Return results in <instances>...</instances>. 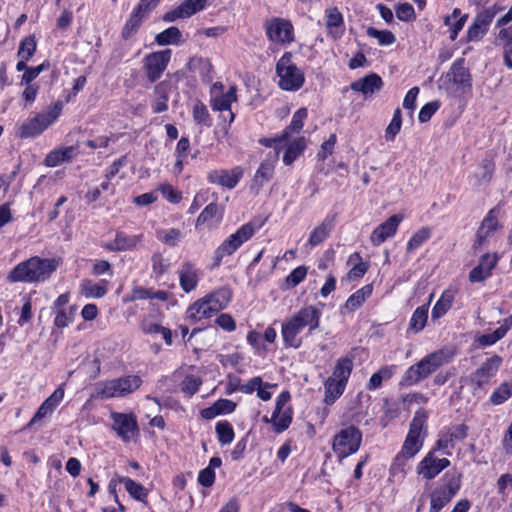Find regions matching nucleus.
I'll return each mask as SVG.
<instances>
[{"mask_svg": "<svg viewBox=\"0 0 512 512\" xmlns=\"http://www.w3.org/2000/svg\"><path fill=\"white\" fill-rule=\"evenodd\" d=\"M352 369H353V361L350 358H348V357L340 358V359H338V361L333 369L332 375L330 377L335 380H338L344 384H347L348 379L351 375Z\"/></svg>", "mask_w": 512, "mask_h": 512, "instance_id": "34", "label": "nucleus"}, {"mask_svg": "<svg viewBox=\"0 0 512 512\" xmlns=\"http://www.w3.org/2000/svg\"><path fill=\"white\" fill-rule=\"evenodd\" d=\"M343 25V17L340 11L336 8H330L326 11V27L334 35L338 37V32H333V29H337Z\"/></svg>", "mask_w": 512, "mask_h": 512, "instance_id": "47", "label": "nucleus"}, {"mask_svg": "<svg viewBox=\"0 0 512 512\" xmlns=\"http://www.w3.org/2000/svg\"><path fill=\"white\" fill-rule=\"evenodd\" d=\"M155 41L160 46L178 45L183 42L182 33L178 27L172 26L157 34Z\"/></svg>", "mask_w": 512, "mask_h": 512, "instance_id": "36", "label": "nucleus"}, {"mask_svg": "<svg viewBox=\"0 0 512 512\" xmlns=\"http://www.w3.org/2000/svg\"><path fill=\"white\" fill-rule=\"evenodd\" d=\"M346 384L328 377L324 383L325 397L324 402L332 405L344 392Z\"/></svg>", "mask_w": 512, "mask_h": 512, "instance_id": "30", "label": "nucleus"}, {"mask_svg": "<svg viewBox=\"0 0 512 512\" xmlns=\"http://www.w3.org/2000/svg\"><path fill=\"white\" fill-rule=\"evenodd\" d=\"M307 275V267L302 265L293 269L291 273L286 277V285L288 288H294L301 283Z\"/></svg>", "mask_w": 512, "mask_h": 512, "instance_id": "54", "label": "nucleus"}, {"mask_svg": "<svg viewBox=\"0 0 512 512\" xmlns=\"http://www.w3.org/2000/svg\"><path fill=\"white\" fill-rule=\"evenodd\" d=\"M453 354L444 350H438L421 361L412 365L404 374L401 383L411 386L434 373L438 368L450 362Z\"/></svg>", "mask_w": 512, "mask_h": 512, "instance_id": "3", "label": "nucleus"}, {"mask_svg": "<svg viewBox=\"0 0 512 512\" xmlns=\"http://www.w3.org/2000/svg\"><path fill=\"white\" fill-rule=\"evenodd\" d=\"M142 381L137 375H129L98 384V395L104 398L123 397L138 389Z\"/></svg>", "mask_w": 512, "mask_h": 512, "instance_id": "9", "label": "nucleus"}, {"mask_svg": "<svg viewBox=\"0 0 512 512\" xmlns=\"http://www.w3.org/2000/svg\"><path fill=\"white\" fill-rule=\"evenodd\" d=\"M223 216V207L219 206L217 203L213 202L207 205L202 212L199 214L195 227L199 229L202 226L210 227V222L212 219L217 218L218 221L222 219Z\"/></svg>", "mask_w": 512, "mask_h": 512, "instance_id": "25", "label": "nucleus"}, {"mask_svg": "<svg viewBox=\"0 0 512 512\" xmlns=\"http://www.w3.org/2000/svg\"><path fill=\"white\" fill-rule=\"evenodd\" d=\"M81 294L87 298H101L107 293L106 281L95 284L89 279H84L80 284Z\"/></svg>", "mask_w": 512, "mask_h": 512, "instance_id": "39", "label": "nucleus"}, {"mask_svg": "<svg viewBox=\"0 0 512 512\" xmlns=\"http://www.w3.org/2000/svg\"><path fill=\"white\" fill-rule=\"evenodd\" d=\"M402 221L400 215H392L385 222L377 226L371 236L370 240L374 246L381 245L387 238L395 235L397 228Z\"/></svg>", "mask_w": 512, "mask_h": 512, "instance_id": "19", "label": "nucleus"}, {"mask_svg": "<svg viewBox=\"0 0 512 512\" xmlns=\"http://www.w3.org/2000/svg\"><path fill=\"white\" fill-rule=\"evenodd\" d=\"M205 4L206 0H185L183 3L180 4V7L182 8L184 14L187 17H190L196 12L204 9Z\"/></svg>", "mask_w": 512, "mask_h": 512, "instance_id": "55", "label": "nucleus"}, {"mask_svg": "<svg viewBox=\"0 0 512 512\" xmlns=\"http://www.w3.org/2000/svg\"><path fill=\"white\" fill-rule=\"evenodd\" d=\"M460 488V477H452L441 487L434 489L430 495L429 512H439L455 496Z\"/></svg>", "mask_w": 512, "mask_h": 512, "instance_id": "11", "label": "nucleus"}, {"mask_svg": "<svg viewBox=\"0 0 512 512\" xmlns=\"http://www.w3.org/2000/svg\"><path fill=\"white\" fill-rule=\"evenodd\" d=\"M120 482L124 484L125 489L130 494L131 497L138 501H145L148 492L143 485L135 482L134 480L128 477L121 478Z\"/></svg>", "mask_w": 512, "mask_h": 512, "instance_id": "42", "label": "nucleus"}, {"mask_svg": "<svg viewBox=\"0 0 512 512\" xmlns=\"http://www.w3.org/2000/svg\"><path fill=\"white\" fill-rule=\"evenodd\" d=\"M320 311L314 306L301 308L293 317L282 324V337L288 347L298 348L301 345V339L297 335L308 327L313 331L319 327Z\"/></svg>", "mask_w": 512, "mask_h": 512, "instance_id": "2", "label": "nucleus"}, {"mask_svg": "<svg viewBox=\"0 0 512 512\" xmlns=\"http://www.w3.org/2000/svg\"><path fill=\"white\" fill-rule=\"evenodd\" d=\"M428 319V304L416 308L409 322V329L414 332H420L424 329Z\"/></svg>", "mask_w": 512, "mask_h": 512, "instance_id": "41", "label": "nucleus"}, {"mask_svg": "<svg viewBox=\"0 0 512 512\" xmlns=\"http://www.w3.org/2000/svg\"><path fill=\"white\" fill-rule=\"evenodd\" d=\"M307 109L297 110L291 120V123L281 133L280 139H288L291 133H299L304 126V120L307 118Z\"/></svg>", "mask_w": 512, "mask_h": 512, "instance_id": "37", "label": "nucleus"}, {"mask_svg": "<svg viewBox=\"0 0 512 512\" xmlns=\"http://www.w3.org/2000/svg\"><path fill=\"white\" fill-rule=\"evenodd\" d=\"M171 58V50L150 53L144 58V70L151 83L156 82L165 71Z\"/></svg>", "mask_w": 512, "mask_h": 512, "instance_id": "12", "label": "nucleus"}, {"mask_svg": "<svg viewBox=\"0 0 512 512\" xmlns=\"http://www.w3.org/2000/svg\"><path fill=\"white\" fill-rule=\"evenodd\" d=\"M64 397V390L57 388L42 404L52 413Z\"/></svg>", "mask_w": 512, "mask_h": 512, "instance_id": "63", "label": "nucleus"}, {"mask_svg": "<svg viewBox=\"0 0 512 512\" xmlns=\"http://www.w3.org/2000/svg\"><path fill=\"white\" fill-rule=\"evenodd\" d=\"M193 120L197 125H210V115L206 105L197 100L193 106Z\"/></svg>", "mask_w": 512, "mask_h": 512, "instance_id": "51", "label": "nucleus"}, {"mask_svg": "<svg viewBox=\"0 0 512 512\" xmlns=\"http://www.w3.org/2000/svg\"><path fill=\"white\" fill-rule=\"evenodd\" d=\"M212 309V305H210L207 298L204 297L202 300L196 301L190 306V317L196 320L211 317L213 314L217 313V311H212Z\"/></svg>", "mask_w": 512, "mask_h": 512, "instance_id": "40", "label": "nucleus"}, {"mask_svg": "<svg viewBox=\"0 0 512 512\" xmlns=\"http://www.w3.org/2000/svg\"><path fill=\"white\" fill-rule=\"evenodd\" d=\"M426 421V411L422 408L418 409L410 423L409 432L402 446L400 456L410 459L421 449L423 438L426 435V430L424 429Z\"/></svg>", "mask_w": 512, "mask_h": 512, "instance_id": "5", "label": "nucleus"}, {"mask_svg": "<svg viewBox=\"0 0 512 512\" xmlns=\"http://www.w3.org/2000/svg\"><path fill=\"white\" fill-rule=\"evenodd\" d=\"M366 32L369 37L377 39L379 45L382 46L391 45L396 40L394 34L388 30H377L374 27H368Z\"/></svg>", "mask_w": 512, "mask_h": 512, "instance_id": "50", "label": "nucleus"}, {"mask_svg": "<svg viewBox=\"0 0 512 512\" xmlns=\"http://www.w3.org/2000/svg\"><path fill=\"white\" fill-rule=\"evenodd\" d=\"M455 299V290L447 289L445 290L439 300L435 303L432 308L431 316L432 319H438L446 314V312L451 308L453 301Z\"/></svg>", "mask_w": 512, "mask_h": 512, "instance_id": "29", "label": "nucleus"}, {"mask_svg": "<svg viewBox=\"0 0 512 512\" xmlns=\"http://www.w3.org/2000/svg\"><path fill=\"white\" fill-rule=\"evenodd\" d=\"M255 233V226L251 222L242 225L235 233L227 237L215 250L214 261L218 266L223 257L235 253L245 242L250 240Z\"/></svg>", "mask_w": 512, "mask_h": 512, "instance_id": "7", "label": "nucleus"}, {"mask_svg": "<svg viewBox=\"0 0 512 512\" xmlns=\"http://www.w3.org/2000/svg\"><path fill=\"white\" fill-rule=\"evenodd\" d=\"M497 261L498 257L496 254L483 255L479 261V264L470 271L469 280L471 282H482L487 279L496 266Z\"/></svg>", "mask_w": 512, "mask_h": 512, "instance_id": "21", "label": "nucleus"}, {"mask_svg": "<svg viewBox=\"0 0 512 512\" xmlns=\"http://www.w3.org/2000/svg\"><path fill=\"white\" fill-rule=\"evenodd\" d=\"M334 227V218L327 217L322 223H320L311 233L308 239V243L311 246H318L321 244L330 234Z\"/></svg>", "mask_w": 512, "mask_h": 512, "instance_id": "27", "label": "nucleus"}, {"mask_svg": "<svg viewBox=\"0 0 512 512\" xmlns=\"http://www.w3.org/2000/svg\"><path fill=\"white\" fill-rule=\"evenodd\" d=\"M145 16L139 11L134 10L129 20L124 25L121 36L123 39L127 40L129 39L133 34L137 32L140 25L142 24V21L144 20Z\"/></svg>", "mask_w": 512, "mask_h": 512, "instance_id": "43", "label": "nucleus"}, {"mask_svg": "<svg viewBox=\"0 0 512 512\" xmlns=\"http://www.w3.org/2000/svg\"><path fill=\"white\" fill-rule=\"evenodd\" d=\"M263 385V381L261 377H254L251 378L247 383L238 385L236 387H233L231 391L239 390L242 393L245 394H251L254 391H257L258 388H260Z\"/></svg>", "mask_w": 512, "mask_h": 512, "instance_id": "57", "label": "nucleus"}, {"mask_svg": "<svg viewBox=\"0 0 512 512\" xmlns=\"http://www.w3.org/2000/svg\"><path fill=\"white\" fill-rule=\"evenodd\" d=\"M431 236V230L428 227H423L416 231L407 244V252H412L421 246Z\"/></svg>", "mask_w": 512, "mask_h": 512, "instance_id": "49", "label": "nucleus"}, {"mask_svg": "<svg viewBox=\"0 0 512 512\" xmlns=\"http://www.w3.org/2000/svg\"><path fill=\"white\" fill-rule=\"evenodd\" d=\"M449 465L450 461L447 458L438 459L435 457L434 451H430L419 463L417 471L419 474H422L424 478L430 480Z\"/></svg>", "mask_w": 512, "mask_h": 512, "instance_id": "17", "label": "nucleus"}, {"mask_svg": "<svg viewBox=\"0 0 512 512\" xmlns=\"http://www.w3.org/2000/svg\"><path fill=\"white\" fill-rule=\"evenodd\" d=\"M36 51V41L34 36L24 38L19 46L18 56L24 60H29Z\"/></svg>", "mask_w": 512, "mask_h": 512, "instance_id": "53", "label": "nucleus"}, {"mask_svg": "<svg viewBox=\"0 0 512 512\" xmlns=\"http://www.w3.org/2000/svg\"><path fill=\"white\" fill-rule=\"evenodd\" d=\"M439 106L440 105L437 101L426 103L419 111V121L421 123L428 122L433 116V114L438 110Z\"/></svg>", "mask_w": 512, "mask_h": 512, "instance_id": "58", "label": "nucleus"}, {"mask_svg": "<svg viewBox=\"0 0 512 512\" xmlns=\"http://www.w3.org/2000/svg\"><path fill=\"white\" fill-rule=\"evenodd\" d=\"M279 158V149H274L272 153L269 154V159L265 160L261 163L260 167L256 171L254 176V181L262 185L264 182L269 181L274 173V163Z\"/></svg>", "mask_w": 512, "mask_h": 512, "instance_id": "23", "label": "nucleus"}, {"mask_svg": "<svg viewBox=\"0 0 512 512\" xmlns=\"http://www.w3.org/2000/svg\"><path fill=\"white\" fill-rule=\"evenodd\" d=\"M64 397V390L57 388L42 404L52 413Z\"/></svg>", "mask_w": 512, "mask_h": 512, "instance_id": "62", "label": "nucleus"}, {"mask_svg": "<svg viewBox=\"0 0 512 512\" xmlns=\"http://www.w3.org/2000/svg\"><path fill=\"white\" fill-rule=\"evenodd\" d=\"M74 156V147L68 146L52 150L44 159L48 167H56L64 162H69Z\"/></svg>", "mask_w": 512, "mask_h": 512, "instance_id": "26", "label": "nucleus"}, {"mask_svg": "<svg viewBox=\"0 0 512 512\" xmlns=\"http://www.w3.org/2000/svg\"><path fill=\"white\" fill-rule=\"evenodd\" d=\"M58 261L40 257H31L16 265L8 274L12 282H41L45 281L56 270Z\"/></svg>", "mask_w": 512, "mask_h": 512, "instance_id": "1", "label": "nucleus"}, {"mask_svg": "<svg viewBox=\"0 0 512 512\" xmlns=\"http://www.w3.org/2000/svg\"><path fill=\"white\" fill-rule=\"evenodd\" d=\"M141 236H126L124 233H117L113 242L106 245L111 251H122L134 248L140 241Z\"/></svg>", "mask_w": 512, "mask_h": 512, "instance_id": "33", "label": "nucleus"}, {"mask_svg": "<svg viewBox=\"0 0 512 512\" xmlns=\"http://www.w3.org/2000/svg\"><path fill=\"white\" fill-rule=\"evenodd\" d=\"M61 109V104L56 103L48 111L28 119L20 126L17 135L20 138H30L39 135L59 117Z\"/></svg>", "mask_w": 512, "mask_h": 512, "instance_id": "8", "label": "nucleus"}, {"mask_svg": "<svg viewBox=\"0 0 512 512\" xmlns=\"http://www.w3.org/2000/svg\"><path fill=\"white\" fill-rule=\"evenodd\" d=\"M512 396V380L502 383L490 396L493 405H501Z\"/></svg>", "mask_w": 512, "mask_h": 512, "instance_id": "44", "label": "nucleus"}, {"mask_svg": "<svg viewBox=\"0 0 512 512\" xmlns=\"http://www.w3.org/2000/svg\"><path fill=\"white\" fill-rule=\"evenodd\" d=\"M290 400V393L288 391L282 392L277 400L275 409L272 413V417L269 420L267 417H264L263 420L265 422H271L274 427V431L276 433H282L285 431L292 421V410L291 408H287L283 410V407Z\"/></svg>", "mask_w": 512, "mask_h": 512, "instance_id": "13", "label": "nucleus"}, {"mask_svg": "<svg viewBox=\"0 0 512 512\" xmlns=\"http://www.w3.org/2000/svg\"><path fill=\"white\" fill-rule=\"evenodd\" d=\"M151 261H152L153 272L157 276H161L167 271L169 264L163 258L161 253H154Z\"/></svg>", "mask_w": 512, "mask_h": 512, "instance_id": "61", "label": "nucleus"}, {"mask_svg": "<svg viewBox=\"0 0 512 512\" xmlns=\"http://www.w3.org/2000/svg\"><path fill=\"white\" fill-rule=\"evenodd\" d=\"M481 173L478 175V184H488L495 171V163L492 159L485 158L480 165Z\"/></svg>", "mask_w": 512, "mask_h": 512, "instance_id": "52", "label": "nucleus"}, {"mask_svg": "<svg viewBox=\"0 0 512 512\" xmlns=\"http://www.w3.org/2000/svg\"><path fill=\"white\" fill-rule=\"evenodd\" d=\"M503 9L504 8L502 6L494 4L477 13L473 22L468 27L466 34L467 42L480 41L487 34L489 26L495 16Z\"/></svg>", "mask_w": 512, "mask_h": 512, "instance_id": "10", "label": "nucleus"}, {"mask_svg": "<svg viewBox=\"0 0 512 512\" xmlns=\"http://www.w3.org/2000/svg\"><path fill=\"white\" fill-rule=\"evenodd\" d=\"M198 283V272L194 266L186 262L180 270V286L186 293L194 290Z\"/></svg>", "mask_w": 512, "mask_h": 512, "instance_id": "24", "label": "nucleus"}, {"mask_svg": "<svg viewBox=\"0 0 512 512\" xmlns=\"http://www.w3.org/2000/svg\"><path fill=\"white\" fill-rule=\"evenodd\" d=\"M244 170L240 166H236L231 170L218 169L208 173L207 179L212 184H217L227 189H233L237 186L243 177Z\"/></svg>", "mask_w": 512, "mask_h": 512, "instance_id": "16", "label": "nucleus"}, {"mask_svg": "<svg viewBox=\"0 0 512 512\" xmlns=\"http://www.w3.org/2000/svg\"><path fill=\"white\" fill-rule=\"evenodd\" d=\"M111 419L113 430L124 442H129L139 432L137 420L133 414L112 412Z\"/></svg>", "mask_w": 512, "mask_h": 512, "instance_id": "15", "label": "nucleus"}, {"mask_svg": "<svg viewBox=\"0 0 512 512\" xmlns=\"http://www.w3.org/2000/svg\"><path fill=\"white\" fill-rule=\"evenodd\" d=\"M266 35L277 44L291 43L294 40L293 26L289 20L272 18L266 23Z\"/></svg>", "mask_w": 512, "mask_h": 512, "instance_id": "14", "label": "nucleus"}, {"mask_svg": "<svg viewBox=\"0 0 512 512\" xmlns=\"http://www.w3.org/2000/svg\"><path fill=\"white\" fill-rule=\"evenodd\" d=\"M373 286L372 284H367L354 292L349 298L346 300L344 304V309L349 312H353L358 309L367 298H369L372 294Z\"/></svg>", "mask_w": 512, "mask_h": 512, "instance_id": "28", "label": "nucleus"}, {"mask_svg": "<svg viewBox=\"0 0 512 512\" xmlns=\"http://www.w3.org/2000/svg\"><path fill=\"white\" fill-rule=\"evenodd\" d=\"M362 442L361 431L351 425L342 428L333 438L332 449L338 456L339 461L356 453Z\"/></svg>", "mask_w": 512, "mask_h": 512, "instance_id": "6", "label": "nucleus"}, {"mask_svg": "<svg viewBox=\"0 0 512 512\" xmlns=\"http://www.w3.org/2000/svg\"><path fill=\"white\" fill-rule=\"evenodd\" d=\"M237 100L236 87L231 86L226 93L215 96L211 101V106L216 111H230L231 104Z\"/></svg>", "mask_w": 512, "mask_h": 512, "instance_id": "32", "label": "nucleus"}, {"mask_svg": "<svg viewBox=\"0 0 512 512\" xmlns=\"http://www.w3.org/2000/svg\"><path fill=\"white\" fill-rule=\"evenodd\" d=\"M64 397V390L57 388L42 404L52 413Z\"/></svg>", "mask_w": 512, "mask_h": 512, "instance_id": "64", "label": "nucleus"}, {"mask_svg": "<svg viewBox=\"0 0 512 512\" xmlns=\"http://www.w3.org/2000/svg\"><path fill=\"white\" fill-rule=\"evenodd\" d=\"M216 433L222 445L230 444L234 439V430L228 421H221L216 424Z\"/></svg>", "mask_w": 512, "mask_h": 512, "instance_id": "48", "label": "nucleus"}, {"mask_svg": "<svg viewBox=\"0 0 512 512\" xmlns=\"http://www.w3.org/2000/svg\"><path fill=\"white\" fill-rule=\"evenodd\" d=\"M402 127V114L400 108H396L389 125L385 130V138L387 141H394L396 135L400 132Z\"/></svg>", "mask_w": 512, "mask_h": 512, "instance_id": "46", "label": "nucleus"}, {"mask_svg": "<svg viewBox=\"0 0 512 512\" xmlns=\"http://www.w3.org/2000/svg\"><path fill=\"white\" fill-rule=\"evenodd\" d=\"M382 87V78L376 73H370L369 75L350 84L351 90L362 93L365 98H368L375 92L380 91Z\"/></svg>", "mask_w": 512, "mask_h": 512, "instance_id": "20", "label": "nucleus"}, {"mask_svg": "<svg viewBox=\"0 0 512 512\" xmlns=\"http://www.w3.org/2000/svg\"><path fill=\"white\" fill-rule=\"evenodd\" d=\"M453 82L462 86H471V76L469 70L464 66V59H458L453 63L450 69Z\"/></svg>", "mask_w": 512, "mask_h": 512, "instance_id": "35", "label": "nucleus"}, {"mask_svg": "<svg viewBox=\"0 0 512 512\" xmlns=\"http://www.w3.org/2000/svg\"><path fill=\"white\" fill-rule=\"evenodd\" d=\"M279 87L285 91L299 90L305 81L304 73L292 61V53L285 52L276 63Z\"/></svg>", "mask_w": 512, "mask_h": 512, "instance_id": "4", "label": "nucleus"}, {"mask_svg": "<svg viewBox=\"0 0 512 512\" xmlns=\"http://www.w3.org/2000/svg\"><path fill=\"white\" fill-rule=\"evenodd\" d=\"M396 16L401 21H410L415 18V11L411 4L402 3L396 8Z\"/></svg>", "mask_w": 512, "mask_h": 512, "instance_id": "60", "label": "nucleus"}, {"mask_svg": "<svg viewBox=\"0 0 512 512\" xmlns=\"http://www.w3.org/2000/svg\"><path fill=\"white\" fill-rule=\"evenodd\" d=\"M499 209L493 208L491 209L486 217L483 219L481 226L477 230L476 233V241H475V247L481 246L486 239L489 237L490 233L493 231H496L500 228L498 219H497V213Z\"/></svg>", "mask_w": 512, "mask_h": 512, "instance_id": "22", "label": "nucleus"}, {"mask_svg": "<svg viewBox=\"0 0 512 512\" xmlns=\"http://www.w3.org/2000/svg\"><path fill=\"white\" fill-rule=\"evenodd\" d=\"M501 363L502 358L498 355L488 358L481 367L475 371L472 376V381L478 388H483L484 385L489 383L490 378L497 373Z\"/></svg>", "mask_w": 512, "mask_h": 512, "instance_id": "18", "label": "nucleus"}, {"mask_svg": "<svg viewBox=\"0 0 512 512\" xmlns=\"http://www.w3.org/2000/svg\"><path fill=\"white\" fill-rule=\"evenodd\" d=\"M163 197L166 198L169 202L177 204L182 199V194L180 191L174 189L171 184H163L159 188Z\"/></svg>", "mask_w": 512, "mask_h": 512, "instance_id": "56", "label": "nucleus"}, {"mask_svg": "<svg viewBox=\"0 0 512 512\" xmlns=\"http://www.w3.org/2000/svg\"><path fill=\"white\" fill-rule=\"evenodd\" d=\"M305 148L306 142L304 137L292 141L283 155V163L287 166L291 165L303 153Z\"/></svg>", "mask_w": 512, "mask_h": 512, "instance_id": "38", "label": "nucleus"}, {"mask_svg": "<svg viewBox=\"0 0 512 512\" xmlns=\"http://www.w3.org/2000/svg\"><path fill=\"white\" fill-rule=\"evenodd\" d=\"M391 372L388 368H381L378 372L374 373L370 380L368 388L370 390L377 389L381 386L383 379L390 378Z\"/></svg>", "mask_w": 512, "mask_h": 512, "instance_id": "59", "label": "nucleus"}, {"mask_svg": "<svg viewBox=\"0 0 512 512\" xmlns=\"http://www.w3.org/2000/svg\"><path fill=\"white\" fill-rule=\"evenodd\" d=\"M209 304L212 305V311L219 312L227 307L232 298V292L229 288H220L217 291L206 296Z\"/></svg>", "mask_w": 512, "mask_h": 512, "instance_id": "31", "label": "nucleus"}, {"mask_svg": "<svg viewBox=\"0 0 512 512\" xmlns=\"http://www.w3.org/2000/svg\"><path fill=\"white\" fill-rule=\"evenodd\" d=\"M55 314L54 324L57 328H64L71 323L76 314V308L73 306H69L65 309H55L53 310Z\"/></svg>", "mask_w": 512, "mask_h": 512, "instance_id": "45", "label": "nucleus"}]
</instances>
